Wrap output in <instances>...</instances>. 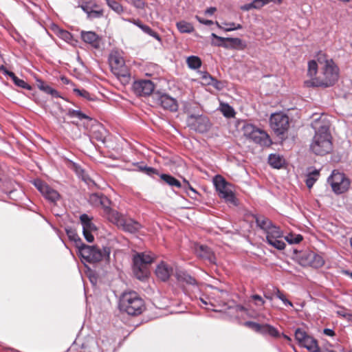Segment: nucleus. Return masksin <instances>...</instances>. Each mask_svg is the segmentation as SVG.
<instances>
[{
  "label": "nucleus",
  "instance_id": "6",
  "mask_svg": "<svg viewBox=\"0 0 352 352\" xmlns=\"http://www.w3.org/2000/svg\"><path fill=\"white\" fill-rule=\"evenodd\" d=\"M213 182L220 198L223 199L227 203L234 206L237 205V199L234 193V187L230 183L226 182V180L219 175L214 177Z\"/></svg>",
  "mask_w": 352,
  "mask_h": 352
},
{
  "label": "nucleus",
  "instance_id": "48",
  "mask_svg": "<svg viewBox=\"0 0 352 352\" xmlns=\"http://www.w3.org/2000/svg\"><path fill=\"white\" fill-rule=\"evenodd\" d=\"M226 41L231 43L233 45L240 46L241 48L245 46L243 41L239 38H226Z\"/></svg>",
  "mask_w": 352,
  "mask_h": 352
},
{
  "label": "nucleus",
  "instance_id": "7",
  "mask_svg": "<svg viewBox=\"0 0 352 352\" xmlns=\"http://www.w3.org/2000/svg\"><path fill=\"white\" fill-rule=\"evenodd\" d=\"M242 131L247 138L261 146H269L272 144L269 135L251 123L245 122L242 127Z\"/></svg>",
  "mask_w": 352,
  "mask_h": 352
},
{
  "label": "nucleus",
  "instance_id": "52",
  "mask_svg": "<svg viewBox=\"0 0 352 352\" xmlns=\"http://www.w3.org/2000/svg\"><path fill=\"white\" fill-rule=\"evenodd\" d=\"M103 14L102 10H96L93 9V10L87 14L88 18H100Z\"/></svg>",
  "mask_w": 352,
  "mask_h": 352
},
{
  "label": "nucleus",
  "instance_id": "45",
  "mask_svg": "<svg viewBox=\"0 0 352 352\" xmlns=\"http://www.w3.org/2000/svg\"><path fill=\"white\" fill-rule=\"evenodd\" d=\"M245 325L252 329L255 331L259 332L261 333H262V331L263 329V326H264V324H260L258 323H256L255 322H252V321L245 322Z\"/></svg>",
  "mask_w": 352,
  "mask_h": 352
},
{
  "label": "nucleus",
  "instance_id": "57",
  "mask_svg": "<svg viewBox=\"0 0 352 352\" xmlns=\"http://www.w3.org/2000/svg\"><path fill=\"white\" fill-rule=\"evenodd\" d=\"M240 9L243 11H249L254 9L252 2L244 4L240 7Z\"/></svg>",
  "mask_w": 352,
  "mask_h": 352
},
{
  "label": "nucleus",
  "instance_id": "32",
  "mask_svg": "<svg viewBox=\"0 0 352 352\" xmlns=\"http://www.w3.org/2000/svg\"><path fill=\"white\" fill-rule=\"evenodd\" d=\"M176 25L181 33H191L194 30L192 25L184 21L177 22Z\"/></svg>",
  "mask_w": 352,
  "mask_h": 352
},
{
  "label": "nucleus",
  "instance_id": "10",
  "mask_svg": "<svg viewBox=\"0 0 352 352\" xmlns=\"http://www.w3.org/2000/svg\"><path fill=\"white\" fill-rule=\"evenodd\" d=\"M108 220L124 232L129 233H135L142 228L139 222L132 219L124 218V217L117 210L113 212Z\"/></svg>",
  "mask_w": 352,
  "mask_h": 352
},
{
  "label": "nucleus",
  "instance_id": "3",
  "mask_svg": "<svg viewBox=\"0 0 352 352\" xmlns=\"http://www.w3.org/2000/svg\"><path fill=\"white\" fill-rule=\"evenodd\" d=\"M78 253L83 261L95 263L102 261H109L111 249L107 246L100 248L98 245L83 244L78 250Z\"/></svg>",
  "mask_w": 352,
  "mask_h": 352
},
{
  "label": "nucleus",
  "instance_id": "59",
  "mask_svg": "<svg viewBox=\"0 0 352 352\" xmlns=\"http://www.w3.org/2000/svg\"><path fill=\"white\" fill-rule=\"evenodd\" d=\"M323 333L327 336L333 337L335 336V331L331 329H324L323 330Z\"/></svg>",
  "mask_w": 352,
  "mask_h": 352
},
{
  "label": "nucleus",
  "instance_id": "17",
  "mask_svg": "<svg viewBox=\"0 0 352 352\" xmlns=\"http://www.w3.org/2000/svg\"><path fill=\"white\" fill-rule=\"evenodd\" d=\"M80 223L82 227V234L89 243H92L94 241L93 232H96L97 228L92 221V218L87 214H82L80 216Z\"/></svg>",
  "mask_w": 352,
  "mask_h": 352
},
{
  "label": "nucleus",
  "instance_id": "5",
  "mask_svg": "<svg viewBox=\"0 0 352 352\" xmlns=\"http://www.w3.org/2000/svg\"><path fill=\"white\" fill-rule=\"evenodd\" d=\"M120 309L129 315L137 316L144 309V300L135 292L124 293L120 300Z\"/></svg>",
  "mask_w": 352,
  "mask_h": 352
},
{
  "label": "nucleus",
  "instance_id": "27",
  "mask_svg": "<svg viewBox=\"0 0 352 352\" xmlns=\"http://www.w3.org/2000/svg\"><path fill=\"white\" fill-rule=\"evenodd\" d=\"M307 256L309 258V263L314 267H322L324 263L322 256L315 254L314 252H309Z\"/></svg>",
  "mask_w": 352,
  "mask_h": 352
},
{
  "label": "nucleus",
  "instance_id": "51",
  "mask_svg": "<svg viewBox=\"0 0 352 352\" xmlns=\"http://www.w3.org/2000/svg\"><path fill=\"white\" fill-rule=\"evenodd\" d=\"M252 2L253 4L254 9L256 10H259L265 5H267L265 0H253Z\"/></svg>",
  "mask_w": 352,
  "mask_h": 352
},
{
  "label": "nucleus",
  "instance_id": "58",
  "mask_svg": "<svg viewBox=\"0 0 352 352\" xmlns=\"http://www.w3.org/2000/svg\"><path fill=\"white\" fill-rule=\"evenodd\" d=\"M126 21L133 23L135 25L138 26L140 29H141V27L144 26V25L139 19H137V20H135V19H127Z\"/></svg>",
  "mask_w": 352,
  "mask_h": 352
},
{
  "label": "nucleus",
  "instance_id": "37",
  "mask_svg": "<svg viewBox=\"0 0 352 352\" xmlns=\"http://www.w3.org/2000/svg\"><path fill=\"white\" fill-rule=\"evenodd\" d=\"M188 66L191 69H198L201 65V61L200 58L195 56H190L187 58Z\"/></svg>",
  "mask_w": 352,
  "mask_h": 352
},
{
  "label": "nucleus",
  "instance_id": "64",
  "mask_svg": "<svg viewBox=\"0 0 352 352\" xmlns=\"http://www.w3.org/2000/svg\"><path fill=\"white\" fill-rule=\"evenodd\" d=\"M0 71L3 72L4 74L8 75L10 73H13L12 72L8 71L3 65L0 67Z\"/></svg>",
  "mask_w": 352,
  "mask_h": 352
},
{
  "label": "nucleus",
  "instance_id": "8",
  "mask_svg": "<svg viewBox=\"0 0 352 352\" xmlns=\"http://www.w3.org/2000/svg\"><path fill=\"white\" fill-rule=\"evenodd\" d=\"M327 183L336 195H341L347 192L351 186V180L343 173L333 170L327 178Z\"/></svg>",
  "mask_w": 352,
  "mask_h": 352
},
{
  "label": "nucleus",
  "instance_id": "12",
  "mask_svg": "<svg viewBox=\"0 0 352 352\" xmlns=\"http://www.w3.org/2000/svg\"><path fill=\"white\" fill-rule=\"evenodd\" d=\"M109 65L113 73L118 77L127 78L129 72L123 57L118 52H112L109 58Z\"/></svg>",
  "mask_w": 352,
  "mask_h": 352
},
{
  "label": "nucleus",
  "instance_id": "40",
  "mask_svg": "<svg viewBox=\"0 0 352 352\" xmlns=\"http://www.w3.org/2000/svg\"><path fill=\"white\" fill-rule=\"evenodd\" d=\"M211 36L215 39V41H212L211 42L212 45L224 47H228L227 45L224 43L225 41H227L226 38L219 36L214 33H212Z\"/></svg>",
  "mask_w": 352,
  "mask_h": 352
},
{
  "label": "nucleus",
  "instance_id": "15",
  "mask_svg": "<svg viewBox=\"0 0 352 352\" xmlns=\"http://www.w3.org/2000/svg\"><path fill=\"white\" fill-rule=\"evenodd\" d=\"M268 244L278 250H283L285 248V243L282 239L283 232L280 228L273 224L265 232Z\"/></svg>",
  "mask_w": 352,
  "mask_h": 352
},
{
  "label": "nucleus",
  "instance_id": "9",
  "mask_svg": "<svg viewBox=\"0 0 352 352\" xmlns=\"http://www.w3.org/2000/svg\"><path fill=\"white\" fill-rule=\"evenodd\" d=\"M154 260L153 256L148 253H138L133 256V272L140 280H144L148 277V265Z\"/></svg>",
  "mask_w": 352,
  "mask_h": 352
},
{
  "label": "nucleus",
  "instance_id": "54",
  "mask_svg": "<svg viewBox=\"0 0 352 352\" xmlns=\"http://www.w3.org/2000/svg\"><path fill=\"white\" fill-rule=\"evenodd\" d=\"M183 188L186 190L187 189H189L190 191H192L195 195H197V192L196 191V190L192 187L190 186V184H189V182L186 180L185 179H184V186H183Z\"/></svg>",
  "mask_w": 352,
  "mask_h": 352
},
{
  "label": "nucleus",
  "instance_id": "30",
  "mask_svg": "<svg viewBox=\"0 0 352 352\" xmlns=\"http://www.w3.org/2000/svg\"><path fill=\"white\" fill-rule=\"evenodd\" d=\"M160 177L165 183L170 186H175L177 188L182 187L180 182L170 175L161 174Z\"/></svg>",
  "mask_w": 352,
  "mask_h": 352
},
{
  "label": "nucleus",
  "instance_id": "36",
  "mask_svg": "<svg viewBox=\"0 0 352 352\" xmlns=\"http://www.w3.org/2000/svg\"><path fill=\"white\" fill-rule=\"evenodd\" d=\"M262 333H267L272 337L278 338L280 336V333L274 327L270 324H264Z\"/></svg>",
  "mask_w": 352,
  "mask_h": 352
},
{
  "label": "nucleus",
  "instance_id": "63",
  "mask_svg": "<svg viewBox=\"0 0 352 352\" xmlns=\"http://www.w3.org/2000/svg\"><path fill=\"white\" fill-rule=\"evenodd\" d=\"M200 300L205 305H210L212 307H214V305L211 302H208L206 299H204L203 298H200Z\"/></svg>",
  "mask_w": 352,
  "mask_h": 352
},
{
  "label": "nucleus",
  "instance_id": "24",
  "mask_svg": "<svg viewBox=\"0 0 352 352\" xmlns=\"http://www.w3.org/2000/svg\"><path fill=\"white\" fill-rule=\"evenodd\" d=\"M175 277L178 282L185 283L188 285L198 287L199 284L196 279L184 271L176 270Z\"/></svg>",
  "mask_w": 352,
  "mask_h": 352
},
{
  "label": "nucleus",
  "instance_id": "21",
  "mask_svg": "<svg viewBox=\"0 0 352 352\" xmlns=\"http://www.w3.org/2000/svg\"><path fill=\"white\" fill-rule=\"evenodd\" d=\"M195 252L197 256L203 259L208 260L211 263H214V255L210 248L208 246L204 245H195Z\"/></svg>",
  "mask_w": 352,
  "mask_h": 352
},
{
  "label": "nucleus",
  "instance_id": "43",
  "mask_svg": "<svg viewBox=\"0 0 352 352\" xmlns=\"http://www.w3.org/2000/svg\"><path fill=\"white\" fill-rule=\"evenodd\" d=\"M74 92L88 100H94V96L85 89L75 88L74 89Z\"/></svg>",
  "mask_w": 352,
  "mask_h": 352
},
{
  "label": "nucleus",
  "instance_id": "60",
  "mask_svg": "<svg viewBox=\"0 0 352 352\" xmlns=\"http://www.w3.org/2000/svg\"><path fill=\"white\" fill-rule=\"evenodd\" d=\"M217 9L214 7H210L206 11V14L212 15L216 12Z\"/></svg>",
  "mask_w": 352,
  "mask_h": 352
},
{
  "label": "nucleus",
  "instance_id": "38",
  "mask_svg": "<svg viewBox=\"0 0 352 352\" xmlns=\"http://www.w3.org/2000/svg\"><path fill=\"white\" fill-rule=\"evenodd\" d=\"M107 6L115 12L118 14L122 13L124 10L122 6L116 0H104Z\"/></svg>",
  "mask_w": 352,
  "mask_h": 352
},
{
  "label": "nucleus",
  "instance_id": "4",
  "mask_svg": "<svg viewBox=\"0 0 352 352\" xmlns=\"http://www.w3.org/2000/svg\"><path fill=\"white\" fill-rule=\"evenodd\" d=\"M199 107L196 104H190L185 107L186 112L188 114L186 118L187 126L191 129L198 133H205L210 130L212 124L209 118L203 114H199V111L196 113L194 109Z\"/></svg>",
  "mask_w": 352,
  "mask_h": 352
},
{
  "label": "nucleus",
  "instance_id": "44",
  "mask_svg": "<svg viewBox=\"0 0 352 352\" xmlns=\"http://www.w3.org/2000/svg\"><path fill=\"white\" fill-rule=\"evenodd\" d=\"M141 30L146 34L151 36L152 37L155 38L157 41H160V35L155 31H153L149 26L146 25H144V26L141 27Z\"/></svg>",
  "mask_w": 352,
  "mask_h": 352
},
{
  "label": "nucleus",
  "instance_id": "55",
  "mask_svg": "<svg viewBox=\"0 0 352 352\" xmlns=\"http://www.w3.org/2000/svg\"><path fill=\"white\" fill-rule=\"evenodd\" d=\"M73 168L77 175H78L79 176H82V174L84 173V170L79 165L74 163L73 164Z\"/></svg>",
  "mask_w": 352,
  "mask_h": 352
},
{
  "label": "nucleus",
  "instance_id": "61",
  "mask_svg": "<svg viewBox=\"0 0 352 352\" xmlns=\"http://www.w3.org/2000/svg\"><path fill=\"white\" fill-rule=\"evenodd\" d=\"M135 6L137 7V8H143L144 6V3L142 1V0H138L135 3Z\"/></svg>",
  "mask_w": 352,
  "mask_h": 352
},
{
  "label": "nucleus",
  "instance_id": "53",
  "mask_svg": "<svg viewBox=\"0 0 352 352\" xmlns=\"http://www.w3.org/2000/svg\"><path fill=\"white\" fill-rule=\"evenodd\" d=\"M140 169L141 170L145 171L146 173L148 175H152L153 174H157V170L152 167L140 166Z\"/></svg>",
  "mask_w": 352,
  "mask_h": 352
},
{
  "label": "nucleus",
  "instance_id": "19",
  "mask_svg": "<svg viewBox=\"0 0 352 352\" xmlns=\"http://www.w3.org/2000/svg\"><path fill=\"white\" fill-rule=\"evenodd\" d=\"M155 100L157 104L160 105L164 109L170 111H177L178 104L177 100L166 94L157 93L155 94Z\"/></svg>",
  "mask_w": 352,
  "mask_h": 352
},
{
  "label": "nucleus",
  "instance_id": "14",
  "mask_svg": "<svg viewBox=\"0 0 352 352\" xmlns=\"http://www.w3.org/2000/svg\"><path fill=\"white\" fill-rule=\"evenodd\" d=\"M89 203L94 207H101L104 217L109 219L116 210L111 208V200L102 193H92L89 197Z\"/></svg>",
  "mask_w": 352,
  "mask_h": 352
},
{
  "label": "nucleus",
  "instance_id": "2",
  "mask_svg": "<svg viewBox=\"0 0 352 352\" xmlns=\"http://www.w3.org/2000/svg\"><path fill=\"white\" fill-rule=\"evenodd\" d=\"M315 135L310 145L311 151L318 155H324L333 149L332 137L329 131L330 123L322 116L311 124Z\"/></svg>",
  "mask_w": 352,
  "mask_h": 352
},
{
  "label": "nucleus",
  "instance_id": "41",
  "mask_svg": "<svg viewBox=\"0 0 352 352\" xmlns=\"http://www.w3.org/2000/svg\"><path fill=\"white\" fill-rule=\"evenodd\" d=\"M285 240L289 244H297L302 240V236L300 234H290L285 236Z\"/></svg>",
  "mask_w": 352,
  "mask_h": 352
},
{
  "label": "nucleus",
  "instance_id": "23",
  "mask_svg": "<svg viewBox=\"0 0 352 352\" xmlns=\"http://www.w3.org/2000/svg\"><path fill=\"white\" fill-rule=\"evenodd\" d=\"M36 82L37 87L46 94L50 95L52 98H62L60 93L56 89L50 87L43 80L36 78Z\"/></svg>",
  "mask_w": 352,
  "mask_h": 352
},
{
  "label": "nucleus",
  "instance_id": "22",
  "mask_svg": "<svg viewBox=\"0 0 352 352\" xmlns=\"http://www.w3.org/2000/svg\"><path fill=\"white\" fill-rule=\"evenodd\" d=\"M82 40L91 45L94 48L100 47V39L99 36L92 31H82L80 33Z\"/></svg>",
  "mask_w": 352,
  "mask_h": 352
},
{
  "label": "nucleus",
  "instance_id": "47",
  "mask_svg": "<svg viewBox=\"0 0 352 352\" xmlns=\"http://www.w3.org/2000/svg\"><path fill=\"white\" fill-rule=\"evenodd\" d=\"M250 298L254 301L255 305L257 307H262L265 304V300L261 296L258 294H254L251 296Z\"/></svg>",
  "mask_w": 352,
  "mask_h": 352
},
{
  "label": "nucleus",
  "instance_id": "20",
  "mask_svg": "<svg viewBox=\"0 0 352 352\" xmlns=\"http://www.w3.org/2000/svg\"><path fill=\"white\" fill-rule=\"evenodd\" d=\"M157 278L163 281H167L171 275L175 272L171 265L168 264L164 261H161L157 266L155 271Z\"/></svg>",
  "mask_w": 352,
  "mask_h": 352
},
{
  "label": "nucleus",
  "instance_id": "34",
  "mask_svg": "<svg viewBox=\"0 0 352 352\" xmlns=\"http://www.w3.org/2000/svg\"><path fill=\"white\" fill-rule=\"evenodd\" d=\"M8 76L11 78V79L16 86L27 90H31V86L29 85L23 80L19 78L14 73L8 74Z\"/></svg>",
  "mask_w": 352,
  "mask_h": 352
},
{
  "label": "nucleus",
  "instance_id": "39",
  "mask_svg": "<svg viewBox=\"0 0 352 352\" xmlns=\"http://www.w3.org/2000/svg\"><path fill=\"white\" fill-rule=\"evenodd\" d=\"M221 111L225 117L228 118L234 117L235 114L234 109L228 104H222Z\"/></svg>",
  "mask_w": 352,
  "mask_h": 352
},
{
  "label": "nucleus",
  "instance_id": "13",
  "mask_svg": "<svg viewBox=\"0 0 352 352\" xmlns=\"http://www.w3.org/2000/svg\"><path fill=\"white\" fill-rule=\"evenodd\" d=\"M295 338L300 346L306 348L309 351L320 352L317 340L302 329H296Z\"/></svg>",
  "mask_w": 352,
  "mask_h": 352
},
{
  "label": "nucleus",
  "instance_id": "42",
  "mask_svg": "<svg viewBox=\"0 0 352 352\" xmlns=\"http://www.w3.org/2000/svg\"><path fill=\"white\" fill-rule=\"evenodd\" d=\"M274 290L276 297L280 299L285 305L293 307L292 302L287 299L285 296L278 288H274Z\"/></svg>",
  "mask_w": 352,
  "mask_h": 352
},
{
  "label": "nucleus",
  "instance_id": "62",
  "mask_svg": "<svg viewBox=\"0 0 352 352\" xmlns=\"http://www.w3.org/2000/svg\"><path fill=\"white\" fill-rule=\"evenodd\" d=\"M266 2V4H269L270 3H273L274 4H280L283 1V0H265Z\"/></svg>",
  "mask_w": 352,
  "mask_h": 352
},
{
  "label": "nucleus",
  "instance_id": "29",
  "mask_svg": "<svg viewBox=\"0 0 352 352\" xmlns=\"http://www.w3.org/2000/svg\"><path fill=\"white\" fill-rule=\"evenodd\" d=\"M319 175V170L316 169H314L307 175L305 182L307 188H311L314 186L315 182L318 180Z\"/></svg>",
  "mask_w": 352,
  "mask_h": 352
},
{
  "label": "nucleus",
  "instance_id": "16",
  "mask_svg": "<svg viewBox=\"0 0 352 352\" xmlns=\"http://www.w3.org/2000/svg\"><path fill=\"white\" fill-rule=\"evenodd\" d=\"M33 184L36 189L50 202L56 204L60 199V195L58 192L42 180L35 179Z\"/></svg>",
  "mask_w": 352,
  "mask_h": 352
},
{
  "label": "nucleus",
  "instance_id": "31",
  "mask_svg": "<svg viewBox=\"0 0 352 352\" xmlns=\"http://www.w3.org/2000/svg\"><path fill=\"white\" fill-rule=\"evenodd\" d=\"M217 26L226 32H231L236 30H241L242 29V25L239 23H222V26L221 24H219L218 22H216Z\"/></svg>",
  "mask_w": 352,
  "mask_h": 352
},
{
  "label": "nucleus",
  "instance_id": "11",
  "mask_svg": "<svg viewBox=\"0 0 352 352\" xmlns=\"http://www.w3.org/2000/svg\"><path fill=\"white\" fill-rule=\"evenodd\" d=\"M270 124L272 129L277 135L285 133L289 127V117L282 113H274L271 115Z\"/></svg>",
  "mask_w": 352,
  "mask_h": 352
},
{
  "label": "nucleus",
  "instance_id": "56",
  "mask_svg": "<svg viewBox=\"0 0 352 352\" xmlns=\"http://www.w3.org/2000/svg\"><path fill=\"white\" fill-rule=\"evenodd\" d=\"M196 19L200 23H202L204 25H210L213 24V21L211 20L204 19L198 16H196Z\"/></svg>",
  "mask_w": 352,
  "mask_h": 352
},
{
  "label": "nucleus",
  "instance_id": "50",
  "mask_svg": "<svg viewBox=\"0 0 352 352\" xmlns=\"http://www.w3.org/2000/svg\"><path fill=\"white\" fill-rule=\"evenodd\" d=\"M228 309L230 310V314H234L235 312L238 311H243L245 310V307L240 305H235L234 306L232 307L230 306L228 307Z\"/></svg>",
  "mask_w": 352,
  "mask_h": 352
},
{
  "label": "nucleus",
  "instance_id": "46",
  "mask_svg": "<svg viewBox=\"0 0 352 352\" xmlns=\"http://www.w3.org/2000/svg\"><path fill=\"white\" fill-rule=\"evenodd\" d=\"M203 78L206 80V82L208 85H211L215 87H217V84H219V81L212 78L210 74H205L203 75Z\"/></svg>",
  "mask_w": 352,
  "mask_h": 352
},
{
  "label": "nucleus",
  "instance_id": "25",
  "mask_svg": "<svg viewBox=\"0 0 352 352\" xmlns=\"http://www.w3.org/2000/svg\"><path fill=\"white\" fill-rule=\"evenodd\" d=\"M255 221L256 226L265 232L270 228L274 224L271 220L268 218L261 216L257 215L255 216Z\"/></svg>",
  "mask_w": 352,
  "mask_h": 352
},
{
  "label": "nucleus",
  "instance_id": "18",
  "mask_svg": "<svg viewBox=\"0 0 352 352\" xmlns=\"http://www.w3.org/2000/svg\"><path fill=\"white\" fill-rule=\"evenodd\" d=\"M132 88L137 96H147L153 92L155 85L150 80H139L133 82Z\"/></svg>",
  "mask_w": 352,
  "mask_h": 352
},
{
  "label": "nucleus",
  "instance_id": "26",
  "mask_svg": "<svg viewBox=\"0 0 352 352\" xmlns=\"http://www.w3.org/2000/svg\"><path fill=\"white\" fill-rule=\"evenodd\" d=\"M65 232L69 240L74 241L76 248L78 250H79L81 245H82L84 243L76 233V230L72 228H65Z\"/></svg>",
  "mask_w": 352,
  "mask_h": 352
},
{
  "label": "nucleus",
  "instance_id": "1",
  "mask_svg": "<svg viewBox=\"0 0 352 352\" xmlns=\"http://www.w3.org/2000/svg\"><path fill=\"white\" fill-rule=\"evenodd\" d=\"M317 60L323 67L320 74L316 77L318 65L316 60L308 63L307 75L311 80L307 81L308 86L328 87L333 86L338 79L339 69L331 58H327L326 55L321 52L318 54Z\"/></svg>",
  "mask_w": 352,
  "mask_h": 352
},
{
  "label": "nucleus",
  "instance_id": "35",
  "mask_svg": "<svg viewBox=\"0 0 352 352\" xmlns=\"http://www.w3.org/2000/svg\"><path fill=\"white\" fill-rule=\"evenodd\" d=\"M80 8L87 14H89L93 9L98 8V4L94 0H89L82 2Z\"/></svg>",
  "mask_w": 352,
  "mask_h": 352
},
{
  "label": "nucleus",
  "instance_id": "49",
  "mask_svg": "<svg viewBox=\"0 0 352 352\" xmlns=\"http://www.w3.org/2000/svg\"><path fill=\"white\" fill-rule=\"evenodd\" d=\"M59 36L67 42H69L72 38V35L66 30H60L59 32Z\"/></svg>",
  "mask_w": 352,
  "mask_h": 352
},
{
  "label": "nucleus",
  "instance_id": "28",
  "mask_svg": "<svg viewBox=\"0 0 352 352\" xmlns=\"http://www.w3.org/2000/svg\"><path fill=\"white\" fill-rule=\"evenodd\" d=\"M284 159L277 154H271L268 157V162L274 168H280L284 164Z\"/></svg>",
  "mask_w": 352,
  "mask_h": 352
},
{
  "label": "nucleus",
  "instance_id": "33",
  "mask_svg": "<svg viewBox=\"0 0 352 352\" xmlns=\"http://www.w3.org/2000/svg\"><path fill=\"white\" fill-rule=\"evenodd\" d=\"M67 115L72 118H77L79 120H82L84 119L89 120L90 118L82 113L80 110H74L72 109H69L67 112Z\"/></svg>",
  "mask_w": 352,
  "mask_h": 352
}]
</instances>
